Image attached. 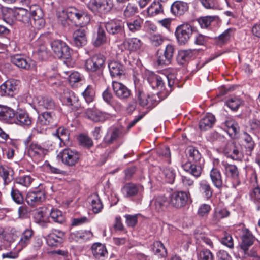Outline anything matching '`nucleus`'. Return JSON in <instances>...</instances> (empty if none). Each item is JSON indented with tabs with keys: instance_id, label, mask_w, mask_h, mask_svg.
I'll list each match as a JSON object with an SVG mask.
<instances>
[{
	"instance_id": "1",
	"label": "nucleus",
	"mask_w": 260,
	"mask_h": 260,
	"mask_svg": "<svg viewBox=\"0 0 260 260\" xmlns=\"http://www.w3.org/2000/svg\"><path fill=\"white\" fill-rule=\"evenodd\" d=\"M147 79L152 88L157 89L160 92H163L166 90L164 85L165 81H167L168 85L169 88H170V90H171V87L174 83V81L168 76H163V77H160L149 71L147 73Z\"/></svg>"
},
{
	"instance_id": "2",
	"label": "nucleus",
	"mask_w": 260,
	"mask_h": 260,
	"mask_svg": "<svg viewBox=\"0 0 260 260\" xmlns=\"http://www.w3.org/2000/svg\"><path fill=\"white\" fill-rule=\"evenodd\" d=\"M62 162L69 167L75 166L79 161L80 154L75 149L65 148L57 155Z\"/></svg>"
},
{
	"instance_id": "3",
	"label": "nucleus",
	"mask_w": 260,
	"mask_h": 260,
	"mask_svg": "<svg viewBox=\"0 0 260 260\" xmlns=\"http://www.w3.org/2000/svg\"><path fill=\"white\" fill-rule=\"evenodd\" d=\"M192 32L193 28L189 23L178 25L176 28L175 35L179 44H185L191 38Z\"/></svg>"
},
{
	"instance_id": "4",
	"label": "nucleus",
	"mask_w": 260,
	"mask_h": 260,
	"mask_svg": "<svg viewBox=\"0 0 260 260\" xmlns=\"http://www.w3.org/2000/svg\"><path fill=\"white\" fill-rule=\"evenodd\" d=\"M112 7V0H90L87 4L88 9L95 14L107 13Z\"/></svg>"
},
{
	"instance_id": "5",
	"label": "nucleus",
	"mask_w": 260,
	"mask_h": 260,
	"mask_svg": "<svg viewBox=\"0 0 260 260\" xmlns=\"http://www.w3.org/2000/svg\"><path fill=\"white\" fill-rule=\"evenodd\" d=\"M32 19L30 18L28 27L34 28L35 29H40L45 24V21L42 17V10L36 5H32L29 7Z\"/></svg>"
},
{
	"instance_id": "6",
	"label": "nucleus",
	"mask_w": 260,
	"mask_h": 260,
	"mask_svg": "<svg viewBox=\"0 0 260 260\" xmlns=\"http://www.w3.org/2000/svg\"><path fill=\"white\" fill-rule=\"evenodd\" d=\"M19 81L9 79L0 86V95L2 96H13L18 90Z\"/></svg>"
},
{
	"instance_id": "7",
	"label": "nucleus",
	"mask_w": 260,
	"mask_h": 260,
	"mask_svg": "<svg viewBox=\"0 0 260 260\" xmlns=\"http://www.w3.org/2000/svg\"><path fill=\"white\" fill-rule=\"evenodd\" d=\"M189 193L183 191H175L170 196L169 203L176 208L184 207L188 199Z\"/></svg>"
},
{
	"instance_id": "8",
	"label": "nucleus",
	"mask_w": 260,
	"mask_h": 260,
	"mask_svg": "<svg viewBox=\"0 0 260 260\" xmlns=\"http://www.w3.org/2000/svg\"><path fill=\"white\" fill-rule=\"evenodd\" d=\"M51 48L56 56L58 58H68L71 55L69 47L61 40H55L52 42Z\"/></svg>"
},
{
	"instance_id": "9",
	"label": "nucleus",
	"mask_w": 260,
	"mask_h": 260,
	"mask_svg": "<svg viewBox=\"0 0 260 260\" xmlns=\"http://www.w3.org/2000/svg\"><path fill=\"white\" fill-rule=\"evenodd\" d=\"M221 165L224 175L227 178H231L233 180V186L236 187L240 184L239 171L237 167L234 165L230 164L224 161L221 162Z\"/></svg>"
},
{
	"instance_id": "10",
	"label": "nucleus",
	"mask_w": 260,
	"mask_h": 260,
	"mask_svg": "<svg viewBox=\"0 0 260 260\" xmlns=\"http://www.w3.org/2000/svg\"><path fill=\"white\" fill-rule=\"evenodd\" d=\"M47 152V149L37 142H32L28 148V155L34 161H39L43 158Z\"/></svg>"
},
{
	"instance_id": "11",
	"label": "nucleus",
	"mask_w": 260,
	"mask_h": 260,
	"mask_svg": "<svg viewBox=\"0 0 260 260\" xmlns=\"http://www.w3.org/2000/svg\"><path fill=\"white\" fill-rule=\"evenodd\" d=\"M46 199V194L44 190H36L29 191L26 197L27 203L32 207H35L40 205Z\"/></svg>"
},
{
	"instance_id": "12",
	"label": "nucleus",
	"mask_w": 260,
	"mask_h": 260,
	"mask_svg": "<svg viewBox=\"0 0 260 260\" xmlns=\"http://www.w3.org/2000/svg\"><path fill=\"white\" fill-rule=\"evenodd\" d=\"M84 114L88 119L94 122L104 121L110 117L109 114L101 112L95 107L87 109Z\"/></svg>"
},
{
	"instance_id": "13",
	"label": "nucleus",
	"mask_w": 260,
	"mask_h": 260,
	"mask_svg": "<svg viewBox=\"0 0 260 260\" xmlns=\"http://www.w3.org/2000/svg\"><path fill=\"white\" fill-rule=\"evenodd\" d=\"M105 27L108 33L111 35L122 34L124 32V24L118 19H112L106 22Z\"/></svg>"
},
{
	"instance_id": "14",
	"label": "nucleus",
	"mask_w": 260,
	"mask_h": 260,
	"mask_svg": "<svg viewBox=\"0 0 260 260\" xmlns=\"http://www.w3.org/2000/svg\"><path fill=\"white\" fill-rule=\"evenodd\" d=\"M60 100L63 104L70 107L73 110H76L80 106L78 98L71 91L67 90L64 92Z\"/></svg>"
},
{
	"instance_id": "15",
	"label": "nucleus",
	"mask_w": 260,
	"mask_h": 260,
	"mask_svg": "<svg viewBox=\"0 0 260 260\" xmlns=\"http://www.w3.org/2000/svg\"><path fill=\"white\" fill-rule=\"evenodd\" d=\"M64 233L58 230H53L46 237V242L49 246L56 247L60 245L63 241Z\"/></svg>"
},
{
	"instance_id": "16",
	"label": "nucleus",
	"mask_w": 260,
	"mask_h": 260,
	"mask_svg": "<svg viewBox=\"0 0 260 260\" xmlns=\"http://www.w3.org/2000/svg\"><path fill=\"white\" fill-rule=\"evenodd\" d=\"M175 51L174 45L169 44L166 45L164 53L158 54L157 62L159 65H168L171 62Z\"/></svg>"
},
{
	"instance_id": "17",
	"label": "nucleus",
	"mask_w": 260,
	"mask_h": 260,
	"mask_svg": "<svg viewBox=\"0 0 260 260\" xmlns=\"http://www.w3.org/2000/svg\"><path fill=\"white\" fill-rule=\"evenodd\" d=\"M112 87L115 95L120 100H126L131 95L130 90L121 82L113 81Z\"/></svg>"
},
{
	"instance_id": "18",
	"label": "nucleus",
	"mask_w": 260,
	"mask_h": 260,
	"mask_svg": "<svg viewBox=\"0 0 260 260\" xmlns=\"http://www.w3.org/2000/svg\"><path fill=\"white\" fill-rule=\"evenodd\" d=\"M143 190V187L142 185L133 183L125 184L121 189V193L125 198L136 196Z\"/></svg>"
},
{
	"instance_id": "19",
	"label": "nucleus",
	"mask_w": 260,
	"mask_h": 260,
	"mask_svg": "<svg viewBox=\"0 0 260 260\" xmlns=\"http://www.w3.org/2000/svg\"><path fill=\"white\" fill-rule=\"evenodd\" d=\"M16 113L14 110L7 106L0 105V121L4 123L13 124Z\"/></svg>"
},
{
	"instance_id": "20",
	"label": "nucleus",
	"mask_w": 260,
	"mask_h": 260,
	"mask_svg": "<svg viewBox=\"0 0 260 260\" xmlns=\"http://www.w3.org/2000/svg\"><path fill=\"white\" fill-rule=\"evenodd\" d=\"M104 62L105 58L103 55H95L86 60L85 67L87 70L93 72L102 67Z\"/></svg>"
},
{
	"instance_id": "21",
	"label": "nucleus",
	"mask_w": 260,
	"mask_h": 260,
	"mask_svg": "<svg viewBox=\"0 0 260 260\" xmlns=\"http://www.w3.org/2000/svg\"><path fill=\"white\" fill-rule=\"evenodd\" d=\"M242 242L240 244L241 249L244 251L248 250V247L253 244L254 237L250 232L243 225L241 226Z\"/></svg>"
},
{
	"instance_id": "22",
	"label": "nucleus",
	"mask_w": 260,
	"mask_h": 260,
	"mask_svg": "<svg viewBox=\"0 0 260 260\" xmlns=\"http://www.w3.org/2000/svg\"><path fill=\"white\" fill-rule=\"evenodd\" d=\"M209 177L213 185L218 189H221L223 185L222 175L219 169L215 166L214 162L209 172Z\"/></svg>"
},
{
	"instance_id": "23",
	"label": "nucleus",
	"mask_w": 260,
	"mask_h": 260,
	"mask_svg": "<svg viewBox=\"0 0 260 260\" xmlns=\"http://www.w3.org/2000/svg\"><path fill=\"white\" fill-rule=\"evenodd\" d=\"M31 123L32 119L26 111L21 109L16 112L14 123L22 126H29Z\"/></svg>"
},
{
	"instance_id": "24",
	"label": "nucleus",
	"mask_w": 260,
	"mask_h": 260,
	"mask_svg": "<svg viewBox=\"0 0 260 260\" xmlns=\"http://www.w3.org/2000/svg\"><path fill=\"white\" fill-rule=\"evenodd\" d=\"M93 234L90 231H77L70 234L69 239L70 241L82 242L90 239Z\"/></svg>"
},
{
	"instance_id": "25",
	"label": "nucleus",
	"mask_w": 260,
	"mask_h": 260,
	"mask_svg": "<svg viewBox=\"0 0 260 260\" xmlns=\"http://www.w3.org/2000/svg\"><path fill=\"white\" fill-rule=\"evenodd\" d=\"M34 104L37 110L52 109L54 107V102L49 97H38L34 99Z\"/></svg>"
},
{
	"instance_id": "26",
	"label": "nucleus",
	"mask_w": 260,
	"mask_h": 260,
	"mask_svg": "<svg viewBox=\"0 0 260 260\" xmlns=\"http://www.w3.org/2000/svg\"><path fill=\"white\" fill-rule=\"evenodd\" d=\"M34 232L31 229H26L22 233L21 238L16 245V250L20 252L30 243Z\"/></svg>"
},
{
	"instance_id": "27",
	"label": "nucleus",
	"mask_w": 260,
	"mask_h": 260,
	"mask_svg": "<svg viewBox=\"0 0 260 260\" xmlns=\"http://www.w3.org/2000/svg\"><path fill=\"white\" fill-rule=\"evenodd\" d=\"M56 119L55 114L52 112H45L39 115L37 123L40 126L48 125L54 122Z\"/></svg>"
},
{
	"instance_id": "28",
	"label": "nucleus",
	"mask_w": 260,
	"mask_h": 260,
	"mask_svg": "<svg viewBox=\"0 0 260 260\" xmlns=\"http://www.w3.org/2000/svg\"><path fill=\"white\" fill-rule=\"evenodd\" d=\"M91 251L93 256L98 259H104L108 254L105 246L100 243L93 244L91 247Z\"/></svg>"
},
{
	"instance_id": "29",
	"label": "nucleus",
	"mask_w": 260,
	"mask_h": 260,
	"mask_svg": "<svg viewBox=\"0 0 260 260\" xmlns=\"http://www.w3.org/2000/svg\"><path fill=\"white\" fill-rule=\"evenodd\" d=\"M141 41L136 38H129L125 40L122 45L124 48L131 52H135L141 48L142 46Z\"/></svg>"
},
{
	"instance_id": "30",
	"label": "nucleus",
	"mask_w": 260,
	"mask_h": 260,
	"mask_svg": "<svg viewBox=\"0 0 260 260\" xmlns=\"http://www.w3.org/2000/svg\"><path fill=\"white\" fill-rule=\"evenodd\" d=\"M188 9V4L186 2L177 1L174 2L171 7V11L175 16L183 15Z\"/></svg>"
},
{
	"instance_id": "31",
	"label": "nucleus",
	"mask_w": 260,
	"mask_h": 260,
	"mask_svg": "<svg viewBox=\"0 0 260 260\" xmlns=\"http://www.w3.org/2000/svg\"><path fill=\"white\" fill-rule=\"evenodd\" d=\"M3 19L9 25H12L16 19V8H4L2 9Z\"/></svg>"
},
{
	"instance_id": "32",
	"label": "nucleus",
	"mask_w": 260,
	"mask_h": 260,
	"mask_svg": "<svg viewBox=\"0 0 260 260\" xmlns=\"http://www.w3.org/2000/svg\"><path fill=\"white\" fill-rule=\"evenodd\" d=\"M53 136L57 139L59 141L60 147L64 146L69 140V134L68 131L62 127L57 128L55 132L52 133Z\"/></svg>"
},
{
	"instance_id": "33",
	"label": "nucleus",
	"mask_w": 260,
	"mask_h": 260,
	"mask_svg": "<svg viewBox=\"0 0 260 260\" xmlns=\"http://www.w3.org/2000/svg\"><path fill=\"white\" fill-rule=\"evenodd\" d=\"M74 45L80 47L85 45L87 42L85 31L84 29H79L75 30L73 34Z\"/></svg>"
},
{
	"instance_id": "34",
	"label": "nucleus",
	"mask_w": 260,
	"mask_h": 260,
	"mask_svg": "<svg viewBox=\"0 0 260 260\" xmlns=\"http://www.w3.org/2000/svg\"><path fill=\"white\" fill-rule=\"evenodd\" d=\"M107 42V37L104 28L101 26H98V30L95 34L92 43L95 47H99L105 44Z\"/></svg>"
},
{
	"instance_id": "35",
	"label": "nucleus",
	"mask_w": 260,
	"mask_h": 260,
	"mask_svg": "<svg viewBox=\"0 0 260 260\" xmlns=\"http://www.w3.org/2000/svg\"><path fill=\"white\" fill-rule=\"evenodd\" d=\"M146 12L147 17H154L163 13V6L159 1H154L147 8Z\"/></svg>"
},
{
	"instance_id": "36",
	"label": "nucleus",
	"mask_w": 260,
	"mask_h": 260,
	"mask_svg": "<svg viewBox=\"0 0 260 260\" xmlns=\"http://www.w3.org/2000/svg\"><path fill=\"white\" fill-rule=\"evenodd\" d=\"M16 19L29 25L30 20L31 13L30 9H26L23 8H16Z\"/></svg>"
},
{
	"instance_id": "37",
	"label": "nucleus",
	"mask_w": 260,
	"mask_h": 260,
	"mask_svg": "<svg viewBox=\"0 0 260 260\" xmlns=\"http://www.w3.org/2000/svg\"><path fill=\"white\" fill-rule=\"evenodd\" d=\"M167 203V198L164 195H159L155 197L151 201L150 205L156 211H160L166 207Z\"/></svg>"
},
{
	"instance_id": "38",
	"label": "nucleus",
	"mask_w": 260,
	"mask_h": 260,
	"mask_svg": "<svg viewBox=\"0 0 260 260\" xmlns=\"http://www.w3.org/2000/svg\"><path fill=\"white\" fill-rule=\"evenodd\" d=\"M121 135L122 132L120 129L115 127H111L108 129L104 140L106 143L111 144L121 137Z\"/></svg>"
},
{
	"instance_id": "39",
	"label": "nucleus",
	"mask_w": 260,
	"mask_h": 260,
	"mask_svg": "<svg viewBox=\"0 0 260 260\" xmlns=\"http://www.w3.org/2000/svg\"><path fill=\"white\" fill-rule=\"evenodd\" d=\"M11 61L12 63L20 68L27 69L30 67L29 59L20 54H16L11 56Z\"/></svg>"
},
{
	"instance_id": "40",
	"label": "nucleus",
	"mask_w": 260,
	"mask_h": 260,
	"mask_svg": "<svg viewBox=\"0 0 260 260\" xmlns=\"http://www.w3.org/2000/svg\"><path fill=\"white\" fill-rule=\"evenodd\" d=\"M110 74L112 77H118L124 73V67L120 62L111 61L108 63Z\"/></svg>"
},
{
	"instance_id": "41",
	"label": "nucleus",
	"mask_w": 260,
	"mask_h": 260,
	"mask_svg": "<svg viewBox=\"0 0 260 260\" xmlns=\"http://www.w3.org/2000/svg\"><path fill=\"white\" fill-rule=\"evenodd\" d=\"M69 11V8H59L57 11V17L64 27L70 25V13H68Z\"/></svg>"
},
{
	"instance_id": "42",
	"label": "nucleus",
	"mask_w": 260,
	"mask_h": 260,
	"mask_svg": "<svg viewBox=\"0 0 260 260\" xmlns=\"http://www.w3.org/2000/svg\"><path fill=\"white\" fill-rule=\"evenodd\" d=\"M226 127L227 133L232 138H235L239 132V126L238 123L232 118H229L224 122Z\"/></svg>"
},
{
	"instance_id": "43",
	"label": "nucleus",
	"mask_w": 260,
	"mask_h": 260,
	"mask_svg": "<svg viewBox=\"0 0 260 260\" xmlns=\"http://www.w3.org/2000/svg\"><path fill=\"white\" fill-rule=\"evenodd\" d=\"M199 189L202 194L207 199H210L212 196V189L209 183L206 180H202L200 181Z\"/></svg>"
},
{
	"instance_id": "44",
	"label": "nucleus",
	"mask_w": 260,
	"mask_h": 260,
	"mask_svg": "<svg viewBox=\"0 0 260 260\" xmlns=\"http://www.w3.org/2000/svg\"><path fill=\"white\" fill-rule=\"evenodd\" d=\"M214 122V116L212 114H208L200 120L199 127L201 130H207L212 127Z\"/></svg>"
},
{
	"instance_id": "45",
	"label": "nucleus",
	"mask_w": 260,
	"mask_h": 260,
	"mask_svg": "<svg viewBox=\"0 0 260 260\" xmlns=\"http://www.w3.org/2000/svg\"><path fill=\"white\" fill-rule=\"evenodd\" d=\"M230 215V212L225 208L216 209L211 219V223L217 224L221 219Z\"/></svg>"
},
{
	"instance_id": "46",
	"label": "nucleus",
	"mask_w": 260,
	"mask_h": 260,
	"mask_svg": "<svg viewBox=\"0 0 260 260\" xmlns=\"http://www.w3.org/2000/svg\"><path fill=\"white\" fill-rule=\"evenodd\" d=\"M195 53V50L191 49L180 50L178 52L177 60L180 64H184L190 60Z\"/></svg>"
},
{
	"instance_id": "47",
	"label": "nucleus",
	"mask_w": 260,
	"mask_h": 260,
	"mask_svg": "<svg viewBox=\"0 0 260 260\" xmlns=\"http://www.w3.org/2000/svg\"><path fill=\"white\" fill-rule=\"evenodd\" d=\"M90 206L92 211L95 213H99L103 209V204L97 194L91 196L89 199Z\"/></svg>"
},
{
	"instance_id": "48",
	"label": "nucleus",
	"mask_w": 260,
	"mask_h": 260,
	"mask_svg": "<svg viewBox=\"0 0 260 260\" xmlns=\"http://www.w3.org/2000/svg\"><path fill=\"white\" fill-rule=\"evenodd\" d=\"M48 211L46 208H42L34 214V219L37 223H46L49 221Z\"/></svg>"
},
{
	"instance_id": "49",
	"label": "nucleus",
	"mask_w": 260,
	"mask_h": 260,
	"mask_svg": "<svg viewBox=\"0 0 260 260\" xmlns=\"http://www.w3.org/2000/svg\"><path fill=\"white\" fill-rule=\"evenodd\" d=\"M224 151L228 156L233 159L237 160L240 158V152L239 149L233 144H229Z\"/></svg>"
},
{
	"instance_id": "50",
	"label": "nucleus",
	"mask_w": 260,
	"mask_h": 260,
	"mask_svg": "<svg viewBox=\"0 0 260 260\" xmlns=\"http://www.w3.org/2000/svg\"><path fill=\"white\" fill-rule=\"evenodd\" d=\"M151 248L155 254L158 256L164 257L167 255V250L160 241L154 242Z\"/></svg>"
},
{
	"instance_id": "51",
	"label": "nucleus",
	"mask_w": 260,
	"mask_h": 260,
	"mask_svg": "<svg viewBox=\"0 0 260 260\" xmlns=\"http://www.w3.org/2000/svg\"><path fill=\"white\" fill-rule=\"evenodd\" d=\"M50 217L54 222L57 223H62L64 221V216L62 212L57 209H52L48 211Z\"/></svg>"
},
{
	"instance_id": "52",
	"label": "nucleus",
	"mask_w": 260,
	"mask_h": 260,
	"mask_svg": "<svg viewBox=\"0 0 260 260\" xmlns=\"http://www.w3.org/2000/svg\"><path fill=\"white\" fill-rule=\"evenodd\" d=\"M12 171L10 168L6 166H0V176L3 178L5 186L11 182L10 173Z\"/></svg>"
},
{
	"instance_id": "53",
	"label": "nucleus",
	"mask_w": 260,
	"mask_h": 260,
	"mask_svg": "<svg viewBox=\"0 0 260 260\" xmlns=\"http://www.w3.org/2000/svg\"><path fill=\"white\" fill-rule=\"evenodd\" d=\"M165 180L169 183L172 184L174 182L176 176L175 170L171 167H166L162 171Z\"/></svg>"
},
{
	"instance_id": "54",
	"label": "nucleus",
	"mask_w": 260,
	"mask_h": 260,
	"mask_svg": "<svg viewBox=\"0 0 260 260\" xmlns=\"http://www.w3.org/2000/svg\"><path fill=\"white\" fill-rule=\"evenodd\" d=\"M226 105L233 111H236L243 104V101L237 96L230 98L226 102Z\"/></svg>"
},
{
	"instance_id": "55",
	"label": "nucleus",
	"mask_w": 260,
	"mask_h": 260,
	"mask_svg": "<svg viewBox=\"0 0 260 260\" xmlns=\"http://www.w3.org/2000/svg\"><path fill=\"white\" fill-rule=\"evenodd\" d=\"M217 18V17L215 16H207L199 18L198 22L202 28H206L211 24V22L215 20Z\"/></svg>"
},
{
	"instance_id": "56",
	"label": "nucleus",
	"mask_w": 260,
	"mask_h": 260,
	"mask_svg": "<svg viewBox=\"0 0 260 260\" xmlns=\"http://www.w3.org/2000/svg\"><path fill=\"white\" fill-rule=\"evenodd\" d=\"M138 101L142 106H146L151 101L150 96L144 92L139 90L137 93Z\"/></svg>"
},
{
	"instance_id": "57",
	"label": "nucleus",
	"mask_w": 260,
	"mask_h": 260,
	"mask_svg": "<svg viewBox=\"0 0 260 260\" xmlns=\"http://www.w3.org/2000/svg\"><path fill=\"white\" fill-rule=\"evenodd\" d=\"M243 139L245 142V147L247 152L250 153L254 147V143L252 138L247 133H244Z\"/></svg>"
},
{
	"instance_id": "58",
	"label": "nucleus",
	"mask_w": 260,
	"mask_h": 260,
	"mask_svg": "<svg viewBox=\"0 0 260 260\" xmlns=\"http://www.w3.org/2000/svg\"><path fill=\"white\" fill-rule=\"evenodd\" d=\"M11 196L13 200L18 204L23 203L24 199L21 193L14 186L11 187Z\"/></svg>"
},
{
	"instance_id": "59",
	"label": "nucleus",
	"mask_w": 260,
	"mask_h": 260,
	"mask_svg": "<svg viewBox=\"0 0 260 260\" xmlns=\"http://www.w3.org/2000/svg\"><path fill=\"white\" fill-rule=\"evenodd\" d=\"M194 236L196 240L199 242H201L202 241L210 247H213V243L212 241L208 237H207L205 234L199 233V230H197L194 233Z\"/></svg>"
},
{
	"instance_id": "60",
	"label": "nucleus",
	"mask_w": 260,
	"mask_h": 260,
	"mask_svg": "<svg viewBox=\"0 0 260 260\" xmlns=\"http://www.w3.org/2000/svg\"><path fill=\"white\" fill-rule=\"evenodd\" d=\"M164 37L159 34H152L149 37V41L153 46L157 47L160 46L164 42Z\"/></svg>"
},
{
	"instance_id": "61",
	"label": "nucleus",
	"mask_w": 260,
	"mask_h": 260,
	"mask_svg": "<svg viewBox=\"0 0 260 260\" xmlns=\"http://www.w3.org/2000/svg\"><path fill=\"white\" fill-rule=\"evenodd\" d=\"M87 103L91 102L94 99V91L93 87L91 85H88L84 91L82 93Z\"/></svg>"
},
{
	"instance_id": "62",
	"label": "nucleus",
	"mask_w": 260,
	"mask_h": 260,
	"mask_svg": "<svg viewBox=\"0 0 260 260\" xmlns=\"http://www.w3.org/2000/svg\"><path fill=\"white\" fill-rule=\"evenodd\" d=\"M199 1L206 9H217L219 7L218 0H199Z\"/></svg>"
},
{
	"instance_id": "63",
	"label": "nucleus",
	"mask_w": 260,
	"mask_h": 260,
	"mask_svg": "<svg viewBox=\"0 0 260 260\" xmlns=\"http://www.w3.org/2000/svg\"><path fill=\"white\" fill-rule=\"evenodd\" d=\"M34 179L29 175H24L16 179V183L26 187H29L31 184Z\"/></svg>"
},
{
	"instance_id": "64",
	"label": "nucleus",
	"mask_w": 260,
	"mask_h": 260,
	"mask_svg": "<svg viewBox=\"0 0 260 260\" xmlns=\"http://www.w3.org/2000/svg\"><path fill=\"white\" fill-rule=\"evenodd\" d=\"M251 199L256 205L257 210L260 211V188L255 187L251 193Z\"/></svg>"
}]
</instances>
